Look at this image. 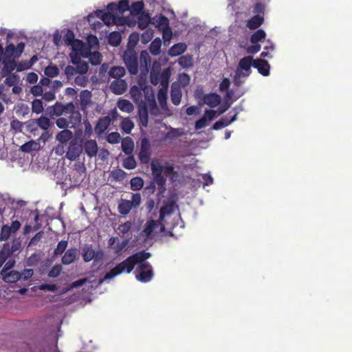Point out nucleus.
Wrapping results in <instances>:
<instances>
[{
	"label": "nucleus",
	"instance_id": "obj_43",
	"mask_svg": "<svg viewBox=\"0 0 352 352\" xmlns=\"http://www.w3.org/2000/svg\"><path fill=\"white\" fill-rule=\"evenodd\" d=\"M167 89L166 88H160L157 93V99L162 108L166 106Z\"/></svg>",
	"mask_w": 352,
	"mask_h": 352
},
{
	"label": "nucleus",
	"instance_id": "obj_3",
	"mask_svg": "<svg viewBox=\"0 0 352 352\" xmlns=\"http://www.w3.org/2000/svg\"><path fill=\"white\" fill-rule=\"evenodd\" d=\"M154 276L152 265L146 261L138 263L135 278L141 283L150 282Z\"/></svg>",
	"mask_w": 352,
	"mask_h": 352
},
{
	"label": "nucleus",
	"instance_id": "obj_35",
	"mask_svg": "<svg viewBox=\"0 0 352 352\" xmlns=\"http://www.w3.org/2000/svg\"><path fill=\"white\" fill-rule=\"evenodd\" d=\"M12 254L9 252V243L3 244L1 250H0V267H1L6 263V260Z\"/></svg>",
	"mask_w": 352,
	"mask_h": 352
},
{
	"label": "nucleus",
	"instance_id": "obj_31",
	"mask_svg": "<svg viewBox=\"0 0 352 352\" xmlns=\"http://www.w3.org/2000/svg\"><path fill=\"white\" fill-rule=\"evenodd\" d=\"M174 203H168L161 207L160 210V217L159 219L160 221H163L166 215H169L174 212Z\"/></svg>",
	"mask_w": 352,
	"mask_h": 352
},
{
	"label": "nucleus",
	"instance_id": "obj_27",
	"mask_svg": "<svg viewBox=\"0 0 352 352\" xmlns=\"http://www.w3.org/2000/svg\"><path fill=\"white\" fill-rule=\"evenodd\" d=\"M263 23V18L259 15H255L247 22V27L250 30H255L259 28Z\"/></svg>",
	"mask_w": 352,
	"mask_h": 352
},
{
	"label": "nucleus",
	"instance_id": "obj_32",
	"mask_svg": "<svg viewBox=\"0 0 352 352\" xmlns=\"http://www.w3.org/2000/svg\"><path fill=\"white\" fill-rule=\"evenodd\" d=\"M118 107L120 111L126 113H131L134 109L133 104L126 99L119 100L118 102Z\"/></svg>",
	"mask_w": 352,
	"mask_h": 352
},
{
	"label": "nucleus",
	"instance_id": "obj_45",
	"mask_svg": "<svg viewBox=\"0 0 352 352\" xmlns=\"http://www.w3.org/2000/svg\"><path fill=\"white\" fill-rule=\"evenodd\" d=\"M130 184L133 190H139L143 187L144 181L141 177H135L131 179Z\"/></svg>",
	"mask_w": 352,
	"mask_h": 352
},
{
	"label": "nucleus",
	"instance_id": "obj_5",
	"mask_svg": "<svg viewBox=\"0 0 352 352\" xmlns=\"http://www.w3.org/2000/svg\"><path fill=\"white\" fill-rule=\"evenodd\" d=\"M65 116H67L68 121H69L72 128L79 124L82 120L81 113L75 109L73 103L67 104L65 106Z\"/></svg>",
	"mask_w": 352,
	"mask_h": 352
},
{
	"label": "nucleus",
	"instance_id": "obj_58",
	"mask_svg": "<svg viewBox=\"0 0 352 352\" xmlns=\"http://www.w3.org/2000/svg\"><path fill=\"white\" fill-rule=\"evenodd\" d=\"M56 126L59 129H67V128L69 126V121H68L67 118L60 117L56 121Z\"/></svg>",
	"mask_w": 352,
	"mask_h": 352
},
{
	"label": "nucleus",
	"instance_id": "obj_20",
	"mask_svg": "<svg viewBox=\"0 0 352 352\" xmlns=\"http://www.w3.org/2000/svg\"><path fill=\"white\" fill-rule=\"evenodd\" d=\"M3 276V279L6 283H16L22 278V274L16 270H11L10 272H6Z\"/></svg>",
	"mask_w": 352,
	"mask_h": 352
},
{
	"label": "nucleus",
	"instance_id": "obj_50",
	"mask_svg": "<svg viewBox=\"0 0 352 352\" xmlns=\"http://www.w3.org/2000/svg\"><path fill=\"white\" fill-rule=\"evenodd\" d=\"M59 74V69L56 65H49L45 69V74L51 78L56 77Z\"/></svg>",
	"mask_w": 352,
	"mask_h": 352
},
{
	"label": "nucleus",
	"instance_id": "obj_29",
	"mask_svg": "<svg viewBox=\"0 0 352 352\" xmlns=\"http://www.w3.org/2000/svg\"><path fill=\"white\" fill-rule=\"evenodd\" d=\"M132 208L129 200L122 199L118 204V210L120 214L126 215L130 212Z\"/></svg>",
	"mask_w": 352,
	"mask_h": 352
},
{
	"label": "nucleus",
	"instance_id": "obj_10",
	"mask_svg": "<svg viewBox=\"0 0 352 352\" xmlns=\"http://www.w3.org/2000/svg\"><path fill=\"white\" fill-rule=\"evenodd\" d=\"M253 67L257 69L258 72L261 75L264 76H269L270 65L266 60L262 58L255 59L253 63Z\"/></svg>",
	"mask_w": 352,
	"mask_h": 352
},
{
	"label": "nucleus",
	"instance_id": "obj_15",
	"mask_svg": "<svg viewBox=\"0 0 352 352\" xmlns=\"http://www.w3.org/2000/svg\"><path fill=\"white\" fill-rule=\"evenodd\" d=\"M78 256V250L76 248H69L62 257V263L68 265L76 259Z\"/></svg>",
	"mask_w": 352,
	"mask_h": 352
},
{
	"label": "nucleus",
	"instance_id": "obj_49",
	"mask_svg": "<svg viewBox=\"0 0 352 352\" xmlns=\"http://www.w3.org/2000/svg\"><path fill=\"white\" fill-rule=\"evenodd\" d=\"M89 59L92 65H98L102 62V56L100 52H94L89 54Z\"/></svg>",
	"mask_w": 352,
	"mask_h": 352
},
{
	"label": "nucleus",
	"instance_id": "obj_6",
	"mask_svg": "<svg viewBox=\"0 0 352 352\" xmlns=\"http://www.w3.org/2000/svg\"><path fill=\"white\" fill-rule=\"evenodd\" d=\"M151 144L148 138H144L140 142V150L138 158L143 164H147L151 160Z\"/></svg>",
	"mask_w": 352,
	"mask_h": 352
},
{
	"label": "nucleus",
	"instance_id": "obj_16",
	"mask_svg": "<svg viewBox=\"0 0 352 352\" xmlns=\"http://www.w3.org/2000/svg\"><path fill=\"white\" fill-rule=\"evenodd\" d=\"M72 62L74 65H76L77 73L83 75L87 72L89 69L88 63L81 60L79 56L72 57Z\"/></svg>",
	"mask_w": 352,
	"mask_h": 352
},
{
	"label": "nucleus",
	"instance_id": "obj_40",
	"mask_svg": "<svg viewBox=\"0 0 352 352\" xmlns=\"http://www.w3.org/2000/svg\"><path fill=\"white\" fill-rule=\"evenodd\" d=\"M122 40V36L120 32H113L110 33L109 36V43L110 45L114 47L118 46Z\"/></svg>",
	"mask_w": 352,
	"mask_h": 352
},
{
	"label": "nucleus",
	"instance_id": "obj_11",
	"mask_svg": "<svg viewBox=\"0 0 352 352\" xmlns=\"http://www.w3.org/2000/svg\"><path fill=\"white\" fill-rule=\"evenodd\" d=\"M111 91L116 95L124 94L127 89V83L122 79H115L110 85Z\"/></svg>",
	"mask_w": 352,
	"mask_h": 352
},
{
	"label": "nucleus",
	"instance_id": "obj_2",
	"mask_svg": "<svg viewBox=\"0 0 352 352\" xmlns=\"http://www.w3.org/2000/svg\"><path fill=\"white\" fill-rule=\"evenodd\" d=\"M130 94L132 100L138 107L148 104L151 112L157 109L155 95L151 86L145 85L143 88H140L133 85L131 87Z\"/></svg>",
	"mask_w": 352,
	"mask_h": 352
},
{
	"label": "nucleus",
	"instance_id": "obj_61",
	"mask_svg": "<svg viewBox=\"0 0 352 352\" xmlns=\"http://www.w3.org/2000/svg\"><path fill=\"white\" fill-rule=\"evenodd\" d=\"M118 9L120 13L129 10V2L128 0H120L118 3Z\"/></svg>",
	"mask_w": 352,
	"mask_h": 352
},
{
	"label": "nucleus",
	"instance_id": "obj_25",
	"mask_svg": "<svg viewBox=\"0 0 352 352\" xmlns=\"http://www.w3.org/2000/svg\"><path fill=\"white\" fill-rule=\"evenodd\" d=\"M98 16H100L102 21L107 25L115 23L116 17L111 12H105L102 10L96 11Z\"/></svg>",
	"mask_w": 352,
	"mask_h": 352
},
{
	"label": "nucleus",
	"instance_id": "obj_34",
	"mask_svg": "<svg viewBox=\"0 0 352 352\" xmlns=\"http://www.w3.org/2000/svg\"><path fill=\"white\" fill-rule=\"evenodd\" d=\"M32 122L43 130H47L50 126V119L45 116H41L38 119L32 120Z\"/></svg>",
	"mask_w": 352,
	"mask_h": 352
},
{
	"label": "nucleus",
	"instance_id": "obj_24",
	"mask_svg": "<svg viewBox=\"0 0 352 352\" xmlns=\"http://www.w3.org/2000/svg\"><path fill=\"white\" fill-rule=\"evenodd\" d=\"M122 151L126 155H131L133 151L134 143L131 138H124L121 144Z\"/></svg>",
	"mask_w": 352,
	"mask_h": 352
},
{
	"label": "nucleus",
	"instance_id": "obj_44",
	"mask_svg": "<svg viewBox=\"0 0 352 352\" xmlns=\"http://www.w3.org/2000/svg\"><path fill=\"white\" fill-rule=\"evenodd\" d=\"M38 144L34 140L25 142L21 146V150L25 153H30L38 148Z\"/></svg>",
	"mask_w": 352,
	"mask_h": 352
},
{
	"label": "nucleus",
	"instance_id": "obj_55",
	"mask_svg": "<svg viewBox=\"0 0 352 352\" xmlns=\"http://www.w3.org/2000/svg\"><path fill=\"white\" fill-rule=\"evenodd\" d=\"M131 227H132V223L129 221L120 224L118 228L119 234H121L122 235H124V234H126L127 232H129L131 230Z\"/></svg>",
	"mask_w": 352,
	"mask_h": 352
},
{
	"label": "nucleus",
	"instance_id": "obj_48",
	"mask_svg": "<svg viewBox=\"0 0 352 352\" xmlns=\"http://www.w3.org/2000/svg\"><path fill=\"white\" fill-rule=\"evenodd\" d=\"M169 77L170 71L168 69L163 71L162 73L160 75V79L162 85L161 88L168 89Z\"/></svg>",
	"mask_w": 352,
	"mask_h": 352
},
{
	"label": "nucleus",
	"instance_id": "obj_28",
	"mask_svg": "<svg viewBox=\"0 0 352 352\" xmlns=\"http://www.w3.org/2000/svg\"><path fill=\"white\" fill-rule=\"evenodd\" d=\"M73 137V133L69 129H63L56 135V140L62 143L65 144L70 140Z\"/></svg>",
	"mask_w": 352,
	"mask_h": 352
},
{
	"label": "nucleus",
	"instance_id": "obj_39",
	"mask_svg": "<svg viewBox=\"0 0 352 352\" xmlns=\"http://www.w3.org/2000/svg\"><path fill=\"white\" fill-rule=\"evenodd\" d=\"M162 46V41L160 38H155L151 43L149 47L150 52L153 55H158L160 52V49Z\"/></svg>",
	"mask_w": 352,
	"mask_h": 352
},
{
	"label": "nucleus",
	"instance_id": "obj_26",
	"mask_svg": "<svg viewBox=\"0 0 352 352\" xmlns=\"http://www.w3.org/2000/svg\"><path fill=\"white\" fill-rule=\"evenodd\" d=\"M125 74V69L121 66L112 67L109 72V77L115 79H122L121 78L123 77Z\"/></svg>",
	"mask_w": 352,
	"mask_h": 352
},
{
	"label": "nucleus",
	"instance_id": "obj_22",
	"mask_svg": "<svg viewBox=\"0 0 352 352\" xmlns=\"http://www.w3.org/2000/svg\"><path fill=\"white\" fill-rule=\"evenodd\" d=\"M91 92L89 90H82L80 94V104L82 110H85L91 103Z\"/></svg>",
	"mask_w": 352,
	"mask_h": 352
},
{
	"label": "nucleus",
	"instance_id": "obj_23",
	"mask_svg": "<svg viewBox=\"0 0 352 352\" xmlns=\"http://www.w3.org/2000/svg\"><path fill=\"white\" fill-rule=\"evenodd\" d=\"M254 59L250 56L242 58L239 63L238 68L243 70L251 72V66H253Z\"/></svg>",
	"mask_w": 352,
	"mask_h": 352
},
{
	"label": "nucleus",
	"instance_id": "obj_57",
	"mask_svg": "<svg viewBox=\"0 0 352 352\" xmlns=\"http://www.w3.org/2000/svg\"><path fill=\"white\" fill-rule=\"evenodd\" d=\"M120 138L121 137L119 133L112 132L107 135V140L109 143L114 144L118 143Z\"/></svg>",
	"mask_w": 352,
	"mask_h": 352
},
{
	"label": "nucleus",
	"instance_id": "obj_59",
	"mask_svg": "<svg viewBox=\"0 0 352 352\" xmlns=\"http://www.w3.org/2000/svg\"><path fill=\"white\" fill-rule=\"evenodd\" d=\"M62 272V266L60 265H54L49 272L48 276L50 278L58 277Z\"/></svg>",
	"mask_w": 352,
	"mask_h": 352
},
{
	"label": "nucleus",
	"instance_id": "obj_19",
	"mask_svg": "<svg viewBox=\"0 0 352 352\" xmlns=\"http://www.w3.org/2000/svg\"><path fill=\"white\" fill-rule=\"evenodd\" d=\"M187 49V45L184 43H178L173 45L168 50V55L171 57H175L182 55Z\"/></svg>",
	"mask_w": 352,
	"mask_h": 352
},
{
	"label": "nucleus",
	"instance_id": "obj_56",
	"mask_svg": "<svg viewBox=\"0 0 352 352\" xmlns=\"http://www.w3.org/2000/svg\"><path fill=\"white\" fill-rule=\"evenodd\" d=\"M126 173L122 169H116L111 171V176L117 181H121L125 177Z\"/></svg>",
	"mask_w": 352,
	"mask_h": 352
},
{
	"label": "nucleus",
	"instance_id": "obj_52",
	"mask_svg": "<svg viewBox=\"0 0 352 352\" xmlns=\"http://www.w3.org/2000/svg\"><path fill=\"white\" fill-rule=\"evenodd\" d=\"M32 111L33 113H35L36 114H39L43 112V102L41 100L34 99L32 102Z\"/></svg>",
	"mask_w": 352,
	"mask_h": 352
},
{
	"label": "nucleus",
	"instance_id": "obj_60",
	"mask_svg": "<svg viewBox=\"0 0 352 352\" xmlns=\"http://www.w3.org/2000/svg\"><path fill=\"white\" fill-rule=\"evenodd\" d=\"M16 47L13 44L6 46L4 52V58H10L13 55H16Z\"/></svg>",
	"mask_w": 352,
	"mask_h": 352
},
{
	"label": "nucleus",
	"instance_id": "obj_4",
	"mask_svg": "<svg viewBox=\"0 0 352 352\" xmlns=\"http://www.w3.org/2000/svg\"><path fill=\"white\" fill-rule=\"evenodd\" d=\"M123 59L125 65L131 74H136L138 72V60L137 54L133 51L124 52Z\"/></svg>",
	"mask_w": 352,
	"mask_h": 352
},
{
	"label": "nucleus",
	"instance_id": "obj_53",
	"mask_svg": "<svg viewBox=\"0 0 352 352\" xmlns=\"http://www.w3.org/2000/svg\"><path fill=\"white\" fill-rule=\"evenodd\" d=\"M11 233V228L8 225H3L0 233V241H7Z\"/></svg>",
	"mask_w": 352,
	"mask_h": 352
},
{
	"label": "nucleus",
	"instance_id": "obj_7",
	"mask_svg": "<svg viewBox=\"0 0 352 352\" xmlns=\"http://www.w3.org/2000/svg\"><path fill=\"white\" fill-rule=\"evenodd\" d=\"M151 169L155 182L158 186L164 187L166 184V179L162 175L161 164L158 161H153L151 164Z\"/></svg>",
	"mask_w": 352,
	"mask_h": 352
},
{
	"label": "nucleus",
	"instance_id": "obj_33",
	"mask_svg": "<svg viewBox=\"0 0 352 352\" xmlns=\"http://www.w3.org/2000/svg\"><path fill=\"white\" fill-rule=\"evenodd\" d=\"M236 119V114H234L233 117L228 120L225 118H221L219 120L217 121L212 126V129L214 130H219L223 127H226L230 124L232 122H234Z\"/></svg>",
	"mask_w": 352,
	"mask_h": 352
},
{
	"label": "nucleus",
	"instance_id": "obj_18",
	"mask_svg": "<svg viewBox=\"0 0 352 352\" xmlns=\"http://www.w3.org/2000/svg\"><path fill=\"white\" fill-rule=\"evenodd\" d=\"M148 104H142L138 107V116L141 124L143 126H147L148 123Z\"/></svg>",
	"mask_w": 352,
	"mask_h": 352
},
{
	"label": "nucleus",
	"instance_id": "obj_12",
	"mask_svg": "<svg viewBox=\"0 0 352 352\" xmlns=\"http://www.w3.org/2000/svg\"><path fill=\"white\" fill-rule=\"evenodd\" d=\"M111 119L109 116L100 118L95 126V132L98 135H102L110 126Z\"/></svg>",
	"mask_w": 352,
	"mask_h": 352
},
{
	"label": "nucleus",
	"instance_id": "obj_36",
	"mask_svg": "<svg viewBox=\"0 0 352 352\" xmlns=\"http://www.w3.org/2000/svg\"><path fill=\"white\" fill-rule=\"evenodd\" d=\"M265 37V32L262 29H259L251 35L250 41L252 43H257L264 40Z\"/></svg>",
	"mask_w": 352,
	"mask_h": 352
},
{
	"label": "nucleus",
	"instance_id": "obj_64",
	"mask_svg": "<svg viewBox=\"0 0 352 352\" xmlns=\"http://www.w3.org/2000/svg\"><path fill=\"white\" fill-rule=\"evenodd\" d=\"M230 86V80L228 78H224L219 84V90L221 92L228 91Z\"/></svg>",
	"mask_w": 352,
	"mask_h": 352
},
{
	"label": "nucleus",
	"instance_id": "obj_13",
	"mask_svg": "<svg viewBox=\"0 0 352 352\" xmlns=\"http://www.w3.org/2000/svg\"><path fill=\"white\" fill-rule=\"evenodd\" d=\"M203 103L210 107H217L221 100V96L217 93L204 94L202 98Z\"/></svg>",
	"mask_w": 352,
	"mask_h": 352
},
{
	"label": "nucleus",
	"instance_id": "obj_1",
	"mask_svg": "<svg viewBox=\"0 0 352 352\" xmlns=\"http://www.w3.org/2000/svg\"><path fill=\"white\" fill-rule=\"evenodd\" d=\"M150 257L151 254L146 252L145 250L138 252L129 256L122 262L118 263L116 266L111 269L105 274L103 280H102L100 282H102L104 280L113 278L124 272L129 274L133 271L135 266L138 265V263L146 261Z\"/></svg>",
	"mask_w": 352,
	"mask_h": 352
},
{
	"label": "nucleus",
	"instance_id": "obj_46",
	"mask_svg": "<svg viewBox=\"0 0 352 352\" xmlns=\"http://www.w3.org/2000/svg\"><path fill=\"white\" fill-rule=\"evenodd\" d=\"M63 41L65 44L67 46L72 45L73 46L74 44L75 40V35L72 30H67V32L63 36Z\"/></svg>",
	"mask_w": 352,
	"mask_h": 352
},
{
	"label": "nucleus",
	"instance_id": "obj_51",
	"mask_svg": "<svg viewBox=\"0 0 352 352\" xmlns=\"http://www.w3.org/2000/svg\"><path fill=\"white\" fill-rule=\"evenodd\" d=\"M137 166V163L133 156H129L123 161V166L128 170L134 169Z\"/></svg>",
	"mask_w": 352,
	"mask_h": 352
},
{
	"label": "nucleus",
	"instance_id": "obj_21",
	"mask_svg": "<svg viewBox=\"0 0 352 352\" xmlns=\"http://www.w3.org/2000/svg\"><path fill=\"white\" fill-rule=\"evenodd\" d=\"M182 91L178 85H173L170 91V100L173 104L179 105L182 99Z\"/></svg>",
	"mask_w": 352,
	"mask_h": 352
},
{
	"label": "nucleus",
	"instance_id": "obj_42",
	"mask_svg": "<svg viewBox=\"0 0 352 352\" xmlns=\"http://www.w3.org/2000/svg\"><path fill=\"white\" fill-rule=\"evenodd\" d=\"M120 126L124 133L129 134L134 127V124L129 118H126L122 121Z\"/></svg>",
	"mask_w": 352,
	"mask_h": 352
},
{
	"label": "nucleus",
	"instance_id": "obj_17",
	"mask_svg": "<svg viewBox=\"0 0 352 352\" xmlns=\"http://www.w3.org/2000/svg\"><path fill=\"white\" fill-rule=\"evenodd\" d=\"M3 67L1 72L3 76L10 74V73L16 69V63L14 59L3 58Z\"/></svg>",
	"mask_w": 352,
	"mask_h": 352
},
{
	"label": "nucleus",
	"instance_id": "obj_47",
	"mask_svg": "<svg viewBox=\"0 0 352 352\" xmlns=\"http://www.w3.org/2000/svg\"><path fill=\"white\" fill-rule=\"evenodd\" d=\"M67 245L68 242L66 240H62L59 241L56 248L54 250V255H61L66 250Z\"/></svg>",
	"mask_w": 352,
	"mask_h": 352
},
{
	"label": "nucleus",
	"instance_id": "obj_14",
	"mask_svg": "<svg viewBox=\"0 0 352 352\" xmlns=\"http://www.w3.org/2000/svg\"><path fill=\"white\" fill-rule=\"evenodd\" d=\"M85 152L86 155L89 157H95L98 151V146L95 140H88L84 142Z\"/></svg>",
	"mask_w": 352,
	"mask_h": 352
},
{
	"label": "nucleus",
	"instance_id": "obj_9",
	"mask_svg": "<svg viewBox=\"0 0 352 352\" xmlns=\"http://www.w3.org/2000/svg\"><path fill=\"white\" fill-rule=\"evenodd\" d=\"M162 224V221H160V219L157 220L151 219L147 221L142 231V234L145 236L146 239L151 238L153 231Z\"/></svg>",
	"mask_w": 352,
	"mask_h": 352
},
{
	"label": "nucleus",
	"instance_id": "obj_37",
	"mask_svg": "<svg viewBox=\"0 0 352 352\" xmlns=\"http://www.w3.org/2000/svg\"><path fill=\"white\" fill-rule=\"evenodd\" d=\"M96 256L95 250L91 247H85L82 250V258L85 262L91 261Z\"/></svg>",
	"mask_w": 352,
	"mask_h": 352
},
{
	"label": "nucleus",
	"instance_id": "obj_62",
	"mask_svg": "<svg viewBox=\"0 0 352 352\" xmlns=\"http://www.w3.org/2000/svg\"><path fill=\"white\" fill-rule=\"evenodd\" d=\"M129 242V239L123 240L121 243H118L114 247V252L117 254H120L122 250L126 248Z\"/></svg>",
	"mask_w": 352,
	"mask_h": 352
},
{
	"label": "nucleus",
	"instance_id": "obj_30",
	"mask_svg": "<svg viewBox=\"0 0 352 352\" xmlns=\"http://www.w3.org/2000/svg\"><path fill=\"white\" fill-rule=\"evenodd\" d=\"M162 173L166 177H170V179L173 181L174 178L177 177V173L175 170V168L172 164L168 162H165L164 165L161 164Z\"/></svg>",
	"mask_w": 352,
	"mask_h": 352
},
{
	"label": "nucleus",
	"instance_id": "obj_41",
	"mask_svg": "<svg viewBox=\"0 0 352 352\" xmlns=\"http://www.w3.org/2000/svg\"><path fill=\"white\" fill-rule=\"evenodd\" d=\"M180 66L184 68H189L193 65L192 57L190 55L182 56L178 60Z\"/></svg>",
	"mask_w": 352,
	"mask_h": 352
},
{
	"label": "nucleus",
	"instance_id": "obj_54",
	"mask_svg": "<svg viewBox=\"0 0 352 352\" xmlns=\"http://www.w3.org/2000/svg\"><path fill=\"white\" fill-rule=\"evenodd\" d=\"M150 17L147 15H142L138 18V25L141 30L145 29L149 24Z\"/></svg>",
	"mask_w": 352,
	"mask_h": 352
},
{
	"label": "nucleus",
	"instance_id": "obj_8",
	"mask_svg": "<svg viewBox=\"0 0 352 352\" xmlns=\"http://www.w3.org/2000/svg\"><path fill=\"white\" fill-rule=\"evenodd\" d=\"M82 152V145L81 144H78L76 140H72L70 142L69 146L68 147V151L66 153V157L71 160H76Z\"/></svg>",
	"mask_w": 352,
	"mask_h": 352
},
{
	"label": "nucleus",
	"instance_id": "obj_63",
	"mask_svg": "<svg viewBox=\"0 0 352 352\" xmlns=\"http://www.w3.org/2000/svg\"><path fill=\"white\" fill-rule=\"evenodd\" d=\"M133 208L138 207L141 204V196L140 193L133 194L131 200L129 201Z\"/></svg>",
	"mask_w": 352,
	"mask_h": 352
},
{
	"label": "nucleus",
	"instance_id": "obj_38",
	"mask_svg": "<svg viewBox=\"0 0 352 352\" xmlns=\"http://www.w3.org/2000/svg\"><path fill=\"white\" fill-rule=\"evenodd\" d=\"M144 8L142 1L133 2L129 8V10L133 15L140 14Z\"/></svg>",
	"mask_w": 352,
	"mask_h": 352
}]
</instances>
